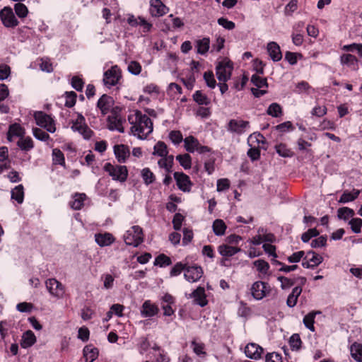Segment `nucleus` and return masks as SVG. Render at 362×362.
Returning <instances> with one entry per match:
<instances>
[{
    "label": "nucleus",
    "instance_id": "56",
    "mask_svg": "<svg viewBox=\"0 0 362 362\" xmlns=\"http://www.w3.org/2000/svg\"><path fill=\"white\" fill-rule=\"evenodd\" d=\"M217 23L219 25L228 30H233L235 27V23L223 17L219 18L217 21Z\"/></svg>",
    "mask_w": 362,
    "mask_h": 362
},
{
    "label": "nucleus",
    "instance_id": "2",
    "mask_svg": "<svg viewBox=\"0 0 362 362\" xmlns=\"http://www.w3.org/2000/svg\"><path fill=\"white\" fill-rule=\"evenodd\" d=\"M103 169L113 180L124 182L127 179L128 170L125 165H112L110 163H106Z\"/></svg>",
    "mask_w": 362,
    "mask_h": 362
},
{
    "label": "nucleus",
    "instance_id": "51",
    "mask_svg": "<svg viewBox=\"0 0 362 362\" xmlns=\"http://www.w3.org/2000/svg\"><path fill=\"white\" fill-rule=\"evenodd\" d=\"M352 231L355 233H359L362 227V219L360 218H354L349 222Z\"/></svg>",
    "mask_w": 362,
    "mask_h": 362
},
{
    "label": "nucleus",
    "instance_id": "45",
    "mask_svg": "<svg viewBox=\"0 0 362 362\" xmlns=\"http://www.w3.org/2000/svg\"><path fill=\"white\" fill-rule=\"evenodd\" d=\"M354 211L349 207H341L337 211V216L339 219L346 220L348 217H352Z\"/></svg>",
    "mask_w": 362,
    "mask_h": 362
},
{
    "label": "nucleus",
    "instance_id": "41",
    "mask_svg": "<svg viewBox=\"0 0 362 362\" xmlns=\"http://www.w3.org/2000/svg\"><path fill=\"white\" fill-rule=\"evenodd\" d=\"M176 160L185 170L189 169L192 166V158L188 153L177 155Z\"/></svg>",
    "mask_w": 362,
    "mask_h": 362
},
{
    "label": "nucleus",
    "instance_id": "8",
    "mask_svg": "<svg viewBox=\"0 0 362 362\" xmlns=\"http://www.w3.org/2000/svg\"><path fill=\"white\" fill-rule=\"evenodd\" d=\"M122 77V73L117 66H113L103 75L104 84L107 87L115 86Z\"/></svg>",
    "mask_w": 362,
    "mask_h": 362
},
{
    "label": "nucleus",
    "instance_id": "35",
    "mask_svg": "<svg viewBox=\"0 0 362 362\" xmlns=\"http://www.w3.org/2000/svg\"><path fill=\"white\" fill-rule=\"evenodd\" d=\"M153 155H157L162 158L168 156V148L166 144L163 141H158L153 148Z\"/></svg>",
    "mask_w": 362,
    "mask_h": 362
},
{
    "label": "nucleus",
    "instance_id": "14",
    "mask_svg": "<svg viewBox=\"0 0 362 362\" xmlns=\"http://www.w3.org/2000/svg\"><path fill=\"white\" fill-rule=\"evenodd\" d=\"M174 178L176 181L177 187L184 192H189L191 190L192 182H191L189 177L181 172L174 173Z\"/></svg>",
    "mask_w": 362,
    "mask_h": 362
},
{
    "label": "nucleus",
    "instance_id": "46",
    "mask_svg": "<svg viewBox=\"0 0 362 362\" xmlns=\"http://www.w3.org/2000/svg\"><path fill=\"white\" fill-rule=\"evenodd\" d=\"M267 112L269 115L274 117H278L281 115L282 109L278 103H274L269 106Z\"/></svg>",
    "mask_w": 362,
    "mask_h": 362
},
{
    "label": "nucleus",
    "instance_id": "11",
    "mask_svg": "<svg viewBox=\"0 0 362 362\" xmlns=\"http://www.w3.org/2000/svg\"><path fill=\"white\" fill-rule=\"evenodd\" d=\"M0 18L6 28H14L19 23L11 7L6 6L0 11Z\"/></svg>",
    "mask_w": 362,
    "mask_h": 362
},
{
    "label": "nucleus",
    "instance_id": "50",
    "mask_svg": "<svg viewBox=\"0 0 362 362\" xmlns=\"http://www.w3.org/2000/svg\"><path fill=\"white\" fill-rule=\"evenodd\" d=\"M289 344L292 350H298L301 346V339L298 334H293L289 339Z\"/></svg>",
    "mask_w": 362,
    "mask_h": 362
},
{
    "label": "nucleus",
    "instance_id": "32",
    "mask_svg": "<svg viewBox=\"0 0 362 362\" xmlns=\"http://www.w3.org/2000/svg\"><path fill=\"white\" fill-rule=\"evenodd\" d=\"M173 162L174 157L170 155L165 158H160L158 162V165L160 168L165 169L166 172L170 173L172 172Z\"/></svg>",
    "mask_w": 362,
    "mask_h": 362
},
{
    "label": "nucleus",
    "instance_id": "10",
    "mask_svg": "<svg viewBox=\"0 0 362 362\" xmlns=\"http://www.w3.org/2000/svg\"><path fill=\"white\" fill-rule=\"evenodd\" d=\"M250 291L254 298L262 300L270 293L271 287L267 283L258 281L252 285Z\"/></svg>",
    "mask_w": 362,
    "mask_h": 362
},
{
    "label": "nucleus",
    "instance_id": "6",
    "mask_svg": "<svg viewBox=\"0 0 362 362\" xmlns=\"http://www.w3.org/2000/svg\"><path fill=\"white\" fill-rule=\"evenodd\" d=\"M250 127V122L248 121L240 119H232L228 122L226 129L230 133L241 135L245 133Z\"/></svg>",
    "mask_w": 362,
    "mask_h": 362
},
{
    "label": "nucleus",
    "instance_id": "36",
    "mask_svg": "<svg viewBox=\"0 0 362 362\" xmlns=\"http://www.w3.org/2000/svg\"><path fill=\"white\" fill-rule=\"evenodd\" d=\"M210 40L209 37H204L197 41V52L200 54H205L209 49Z\"/></svg>",
    "mask_w": 362,
    "mask_h": 362
},
{
    "label": "nucleus",
    "instance_id": "22",
    "mask_svg": "<svg viewBox=\"0 0 362 362\" xmlns=\"http://www.w3.org/2000/svg\"><path fill=\"white\" fill-rule=\"evenodd\" d=\"M190 297L194 298L195 303L201 307L205 306L208 303L205 294V290L201 286H199L196 290H194L190 294Z\"/></svg>",
    "mask_w": 362,
    "mask_h": 362
},
{
    "label": "nucleus",
    "instance_id": "25",
    "mask_svg": "<svg viewBox=\"0 0 362 362\" xmlns=\"http://www.w3.org/2000/svg\"><path fill=\"white\" fill-rule=\"evenodd\" d=\"M24 134V129L19 124L15 123L9 126L7 139L8 141H11L13 136L21 138L23 136Z\"/></svg>",
    "mask_w": 362,
    "mask_h": 362
},
{
    "label": "nucleus",
    "instance_id": "7",
    "mask_svg": "<svg viewBox=\"0 0 362 362\" xmlns=\"http://www.w3.org/2000/svg\"><path fill=\"white\" fill-rule=\"evenodd\" d=\"M233 66L229 61L219 62L216 66V74L219 81L226 82L230 79Z\"/></svg>",
    "mask_w": 362,
    "mask_h": 362
},
{
    "label": "nucleus",
    "instance_id": "39",
    "mask_svg": "<svg viewBox=\"0 0 362 362\" xmlns=\"http://www.w3.org/2000/svg\"><path fill=\"white\" fill-rule=\"evenodd\" d=\"M193 99L197 103L202 105H208L211 103V100L201 90L195 91L193 94Z\"/></svg>",
    "mask_w": 362,
    "mask_h": 362
},
{
    "label": "nucleus",
    "instance_id": "52",
    "mask_svg": "<svg viewBox=\"0 0 362 362\" xmlns=\"http://www.w3.org/2000/svg\"><path fill=\"white\" fill-rule=\"evenodd\" d=\"M204 79L206 85L211 88H214L216 86V80L214 79V74L211 71H206L204 74Z\"/></svg>",
    "mask_w": 362,
    "mask_h": 362
},
{
    "label": "nucleus",
    "instance_id": "30",
    "mask_svg": "<svg viewBox=\"0 0 362 362\" xmlns=\"http://www.w3.org/2000/svg\"><path fill=\"white\" fill-rule=\"evenodd\" d=\"M341 63L347 65L352 69L355 70L358 66V60L355 56L350 54H345L341 56Z\"/></svg>",
    "mask_w": 362,
    "mask_h": 362
},
{
    "label": "nucleus",
    "instance_id": "55",
    "mask_svg": "<svg viewBox=\"0 0 362 362\" xmlns=\"http://www.w3.org/2000/svg\"><path fill=\"white\" fill-rule=\"evenodd\" d=\"M319 232L315 228H310L302 234L301 240L304 243H308L312 238L317 237Z\"/></svg>",
    "mask_w": 362,
    "mask_h": 362
},
{
    "label": "nucleus",
    "instance_id": "16",
    "mask_svg": "<svg viewBox=\"0 0 362 362\" xmlns=\"http://www.w3.org/2000/svg\"><path fill=\"white\" fill-rule=\"evenodd\" d=\"M264 349L255 343H249L245 348V354L247 358L258 360L261 358Z\"/></svg>",
    "mask_w": 362,
    "mask_h": 362
},
{
    "label": "nucleus",
    "instance_id": "31",
    "mask_svg": "<svg viewBox=\"0 0 362 362\" xmlns=\"http://www.w3.org/2000/svg\"><path fill=\"white\" fill-rule=\"evenodd\" d=\"M183 141L186 151L189 153L194 152L197 150L199 143V141L193 136H189L186 137Z\"/></svg>",
    "mask_w": 362,
    "mask_h": 362
},
{
    "label": "nucleus",
    "instance_id": "13",
    "mask_svg": "<svg viewBox=\"0 0 362 362\" xmlns=\"http://www.w3.org/2000/svg\"><path fill=\"white\" fill-rule=\"evenodd\" d=\"M323 261V257L315 252L308 251L303 259L302 266L306 269H314Z\"/></svg>",
    "mask_w": 362,
    "mask_h": 362
},
{
    "label": "nucleus",
    "instance_id": "57",
    "mask_svg": "<svg viewBox=\"0 0 362 362\" xmlns=\"http://www.w3.org/2000/svg\"><path fill=\"white\" fill-rule=\"evenodd\" d=\"M254 265L257 267V270L259 272H262L263 274H266L269 269V264L262 259H257L254 262Z\"/></svg>",
    "mask_w": 362,
    "mask_h": 362
},
{
    "label": "nucleus",
    "instance_id": "27",
    "mask_svg": "<svg viewBox=\"0 0 362 362\" xmlns=\"http://www.w3.org/2000/svg\"><path fill=\"white\" fill-rule=\"evenodd\" d=\"M301 292L302 287L300 286H296L293 288L292 292L288 295L286 300V305L289 308H293L296 305L298 298L300 295Z\"/></svg>",
    "mask_w": 362,
    "mask_h": 362
},
{
    "label": "nucleus",
    "instance_id": "29",
    "mask_svg": "<svg viewBox=\"0 0 362 362\" xmlns=\"http://www.w3.org/2000/svg\"><path fill=\"white\" fill-rule=\"evenodd\" d=\"M218 251L223 257H231L240 251V249L223 244L218 246Z\"/></svg>",
    "mask_w": 362,
    "mask_h": 362
},
{
    "label": "nucleus",
    "instance_id": "47",
    "mask_svg": "<svg viewBox=\"0 0 362 362\" xmlns=\"http://www.w3.org/2000/svg\"><path fill=\"white\" fill-rule=\"evenodd\" d=\"M315 315V313H310L303 318V323L305 326L312 332L315 331L314 322Z\"/></svg>",
    "mask_w": 362,
    "mask_h": 362
},
{
    "label": "nucleus",
    "instance_id": "12",
    "mask_svg": "<svg viewBox=\"0 0 362 362\" xmlns=\"http://www.w3.org/2000/svg\"><path fill=\"white\" fill-rule=\"evenodd\" d=\"M45 286L49 293L57 298H62L65 293L64 286L56 279H49L45 281Z\"/></svg>",
    "mask_w": 362,
    "mask_h": 362
},
{
    "label": "nucleus",
    "instance_id": "48",
    "mask_svg": "<svg viewBox=\"0 0 362 362\" xmlns=\"http://www.w3.org/2000/svg\"><path fill=\"white\" fill-rule=\"evenodd\" d=\"M14 10L16 15L19 18H25L28 13V9L27 6L22 3H17L14 5Z\"/></svg>",
    "mask_w": 362,
    "mask_h": 362
},
{
    "label": "nucleus",
    "instance_id": "40",
    "mask_svg": "<svg viewBox=\"0 0 362 362\" xmlns=\"http://www.w3.org/2000/svg\"><path fill=\"white\" fill-rule=\"evenodd\" d=\"M141 175L146 185L152 184L156 180L154 174L148 168H144L141 172Z\"/></svg>",
    "mask_w": 362,
    "mask_h": 362
},
{
    "label": "nucleus",
    "instance_id": "59",
    "mask_svg": "<svg viewBox=\"0 0 362 362\" xmlns=\"http://www.w3.org/2000/svg\"><path fill=\"white\" fill-rule=\"evenodd\" d=\"M342 49L348 52L356 51L360 56H362V44L346 45L342 47Z\"/></svg>",
    "mask_w": 362,
    "mask_h": 362
},
{
    "label": "nucleus",
    "instance_id": "53",
    "mask_svg": "<svg viewBox=\"0 0 362 362\" xmlns=\"http://www.w3.org/2000/svg\"><path fill=\"white\" fill-rule=\"evenodd\" d=\"M278 281L281 282V287L282 289H286L292 286H293L296 284V281L293 279H289L285 276H279Z\"/></svg>",
    "mask_w": 362,
    "mask_h": 362
},
{
    "label": "nucleus",
    "instance_id": "4",
    "mask_svg": "<svg viewBox=\"0 0 362 362\" xmlns=\"http://www.w3.org/2000/svg\"><path fill=\"white\" fill-rule=\"evenodd\" d=\"M71 129L80 133L85 139H89L93 135V132L86 124L85 117L78 114L76 120L72 121Z\"/></svg>",
    "mask_w": 362,
    "mask_h": 362
},
{
    "label": "nucleus",
    "instance_id": "44",
    "mask_svg": "<svg viewBox=\"0 0 362 362\" xmlns=\"http://www.w3.org/2000/svg\"><path fill=\"white\" fill-rule=\"evenodd\" d=\"M172 264L170 258L164 254L159 255L155 259L154 265H158L160 267L169 266Z\"/></svg>",
    "mask_w": 362,
    "mask_h": 362
},
{
    "label": "nucleus",
    "instance_id": "60",
    "mask_svg": "<svg viewBox=\"0 0 362 362\" xmlns=\"http://www.w3.org/2000/svg\"><path fill=\"white\" fill-rule=\"evenodd\" d=\"M34 136L40 141H47L49 139V135L39 128L33 129Z\"/></svg>",
    "mask_w": 362,
    "mask_h": 362
},
{
    "label": "nucleus",
    "instance_id": "18",
    "mask_svg": "<svg viewBox=\"0 0 362 362\" xmlns=\"http://www.w3.org/2000/svg\"><path fill=\"white\" fill-rule=\"evenodd\" d=\"M150 6L151 14L155 17L163 16L168 11V8L160 0H151Z\"/></svg>",
    "mask_w": 362,
    "mask_h": 362
},
{
    "label": "nucleus",
    "instance_id": "49",
    "mask_svg": "<svg viewBox=\"0 0 362 362\" xmlns=\"http://www.w3.org/2000/svg\"><path fill=\"white\" fill-rule=\"evenodd\" d=\"M251 82L258 88L267 87L268 83L266 78H262L257 74H254L251 77Z\"/></svg>",
    "mask_w": 362,
    "mask_h": 362
},
{
    "label": "nucleus",
    "instance_id": "26",
    "mask_svg": "<svg viewBox=\"0 0 362 362\" xmlns=\"http://www.w3.org/2000/svg\"><path fill=\"white\" fill-rule=\"evenodd\" d=\"M36 342V337L31 330L26 331L22 337L21 345L23 348H28Z\"/></svg>",
    "mask_w": 362,
    "mask_h": 362
},
{
    "label": "nucleus",
    "instance_id": "61",
    "mask_svg": "<svg viewBox=\"0 0 362 362\" xmlns=\"http://www.w3.org/2000/svg\"><path fill=\"white\" fill-rule=\"evenodd\" d=\"M128 71L134 75H138L141 71V66L139 62L132 61L128 65Z\"/></svg>",
    "mask_w": 362,
    "mask_h": 362
},
{
    "label": "nucleus",
    "instance_id": "33",
    "mask_svg": "<svg viewBox=\"0 0 362 362\" xmlns=\"http://www.w3.org/2000/svg\"><path fill=\"white\" fill-rule=\"evenodd\" d=\"M11 199L16 200L18 204H21L24 199V188L22 185L15 187L11 190Z\"/></svg>",
    "mask_w": 362,
    "mask_h": 362
},
{
    "label": "nucleus",
    "instance_id": "3",
    "mask_svg": "<svg viewBox=\"0 0 362 362\" xmlns=\"http://www.w3.org/2000/svg\"><path fill=\"white\" fill-rule=\"evenodd\" d=\"M124 240L128 245L139 246L143 242V232L141 227L134 226L124 235Z\"/></svg>",
    "mask_w": 362,
    "mask_h": 362
},
{
    "label": "nucleus",
    "instance_id": "64",
    "mask_svg": "<svg viewBox=\"0 0 362 362\" xmlns=\"http://www.w3.org/2000/svg\"><path fill=\"white\" fill-rule=\"evenodd\" d=\"M297 145L299 151L309 152V148L311 146V144L308 141L300 137L297 141Z\"/></svg>",
    "mask_w": 362,
    "mask_h": 362
},
{
    "label": "nucleus",
    "instance_id": "24",
    "mask_svg": "<svg viewBox=\"0 0 362 362\" xmlns=\"http://www.w3.org/2000/svg\"><path fill=\"white\" fill-rule=\"evenodd\" d=\"M95 240L100 247L109 246L115 242V238L109 233L95 234Z\"/></svg>",
    "mask_w": 362,
    "mask_h": 362
},
{
    "label": "nucleus",
    "instance_id": "19",
    "mask_svg": "<svg viewBox=\"0 0 362 362\" xmlns=\"http://www.w3.org/2000/svg\"><path fill=\"white\" fill-rule=\"evenodd\" d=\"M158 312V308L149 300L144 301L141 308V315L144 317H150L156 315Z\"/></svg>",
    "mask_w": 362,
    "mask_h": 362
},
{
    "label": "nucleus",
    "instance_id": "28",
    "mask_svg": "<svg viewBox=\"0 0 362 362\" xmlns=\"http://www.w3.org/2000/svg\"><path fill=\"white\" fill-rule=\"evenodd\" d=\"M359 189H354L351 192L344 191L339 200V203H347L355 200L360 194Z\"/></svg>",
    "mask_w": 362,
    "mask_h": 362
},
{
    "label": "nucleus",
    "instance_id": "42",
    "mask_svg": "<svg viewBox=\"0 0 362 362\" xmlns=\"http://www.w3.org/2000/svg\"><path fill=\"white\" fill-rule=\"evenodd\" d=\"M276 153L281 157L291 158L293 156V152L287 148L284 144H280L275 146Z\"/></svg>",
    "mask_w": 362,
    "mask_h": 362
},
{
    "label": "nucleus",
    "instance_id": "20",
    "mask_svg": "<svg viewBox=\"0 0 362 362\" xmlns=\"http://www.w3.org/2000/svg\"><path fill=\"white\" fill-rule=\"evenodd\" d=\"M114 153L119 163H124L130 155L129 147L124 144L115 145Z\"/></svg>",
    "mask_w": 362,
    "mask_h": 362
},
{
    "label": "nucleus",
    "instance_id": "34",
    "mask_svg": "<svg viewBox=\"0 0 362 362\" xmlns=\"http://www.w3.org/2000/svg\"><path fill=\"white\" fill-rule=\"evenodd\" d=\"M74 200L70 202V206L74 210H79L83 205V202L86 198V195L83 193H76L74 196Z\"/></svg>",
    "mask_w": 362,
    "mask_h": 362
},
{
    "label": "nucleus",
    "instance_id": "54",
    "mask_svg": "<svg viewBox=\"0 0 362 362\" xmlns=\"http://www.w3.org/2000/svg\"><path fill=\"white\" fill-rule=\"evenodd\" d=\"M76 93L74 91L66 93L65 106L72 107L76 102Z\"/></svg>",
    "mask_w": 362,
    "mask_h": 362
},
{
    "label": "nucleus",
    "instance_id": "37",
    "mask_svg": "<svg viewBox=\"0 0 362 362\" xmlns=\"http://www.w3.org/2000/svg\"><path fill=\"white\" fill-rule=\"evenodd\" d=\"M351 355L357 361L362 362V344L354 343L351 346Z\"/></svg>",
    "mask_w": 362,
    "mask_h": 362
},
{
    "label": "nucleus",
    "instance_id": "1",
    "mask_svg": "<svg viewBox=\"0 0 362 362\" xmlns=\"http://www.w3.org/2000/svg\"><path fill=\"white\" fill-rule=\"evenodd\" d=\"M128 119L132 124V133L140 139H146L153 132L151 119L139 110H136L134 115H129Z\"/></svg>",
    "mask_w": 362,
    "mask_h": 362
},
{
    "label": "nucleus",
    "instance_id": "17",
    "mask_svg": "<svg viewBox=\"0 0 362 362\" xmlns=\"http://www.w3.org/2000/svg\"><path fill=\"white\" fill-rule=\"evenodd\" d=\"M113 105V98L106 94H103L97 103V107L99 108L103 115L107 114Z\"/></svg>",
    "mask_w": 362,
    "mask_h": 362
},
{
    "label": "nucleus",
    "instance_id": "38",
    "mask_svg": "<svg viewBox=\"0 0 362 362\" xmlns=\"http://www.w3.org/2000/svg\"><path fill=\"white\" fill-rule=\"evenodd\" d=\"M214 233L218 235H223L226 230V225L221 219H216L213 223Z\"/></svg>",
    "mask_w": 362,
    "mask_h": 362
},
{
    "label": "nucleus",
    "instance_id": "15",
    "mask_svg": "<svg viewBox=\"0 0 362 362\" xmlns=\"http://www.w3.org/2000/svg\"><path fill=\"white\" fill-rule=\"evenodd\" d=\"M203 271L201 267L192 266L186 267L185 272V278L189 282H196L202 276Z\"/></svg>",
    "mask_w": 362,
    "mask_h": 362
},
{
    "label": "nucleus",
    "instance_id": "23",
    "mask_svg": "<svg viewBox=\"0 0 362 362\" xmlns=\"http://www.w3.org/2000/svg\"><path fill=\"white\" fill-rule=\"evenodd\" d=\"M267 52L274 62H279L282 58L280 47L275 42H270L267 44Z\"/></svg>",
    "mask_w": 362,
    "mask_h": 362
},
{
    "label": "nucleus",
    "instance_id": "21",
    "mask_svg": "<svg viewBox=\"0 0 362 362\" xmlns=\"http://www.w3.org/2000/svg\"><path fill=\"white\" fill-rule=\"evenodd\" d=\"M99 355V350L93 344H88L83 349V356L86 362H93Z\"/></svg>",
    "mask_w": 362,
    "mask_h": 362
},
{
    "label": "nucleus",
    "instance_id": "63",
    "mask_svg": "<svg viewBox=\"0 0 362 362\" xmlns=\"http://www.w3.org/2000/svg\"><path fill=\"white\" fill-rule=\"evenodd\" d=\"M183 220H184V216L181 214L177 213L175 214L173 219V228L175 230H180Z\"/></svg>",
    "mask_w": 362,
    "mask_h": 362
},
{
    "label": "nucleus",
    "instance_id": "62",
    "mask_svg": "<svg viewBox=\"0 0 362 362\" xmlns=\"http://www.w3.org/2000/svg\"><path fill=\"white\" fill-rule=\"evenodd\" d=\"M169 138L175 144H179L183 140L182 135L180 131H171L169 134Z\"/></svg>",
    "mask_w": 362,
    "mask_h": 362
},
{
    "label": "nucleus",
    "instance_id": "5",
    "mask_svg": "<svg viewBox=\"0 0 362 362\" xmlns=\"http://www.w3.org/2000/svg\"><path fill=\"white\" fill-rule=\"evenodd\" d=\"M34 118L36 124L47 132L54 133L56 131L54 121L49 115L42 111H37L34 113Z\"/></svg>",
    "mask_w": 362,
    "mask_h": 362
},
{
    "label": "nucleus",
    "instance_id": "58",
    "mask_svg": "<svg viewBox=\"0 0 362 362\" xmlns=\"http://www.w3.org/2000/svg\"><path fill=\"white\" fill-rule=\"evenodd\" d=\"M186 269V264H182V262L176 263L174 267L171 269L170 275V276H178L181 274V272Z\"/></svg>",
    "mask_w": 362,
    "mask_h": 362
},
{
    "label": "nucleus",
    "instance_id": "9",
    "mask_svg": "<svg viewBox=\"0 0 362 362\" xmlns=\"http://www.w3.org/2000/svg\"><path fill=\"white\" fill-rule=\"evenodd\" d=\"M107 128L110 130H117L121 133H123L124 132L123 123L125 122V119H123L115 110H112L111 115L107 117Z\"/></svg>",
    "mask_w": 362,
    "mask_h": 362
},
{
    "label": "nucleus",
    "instance_id": "43",
    "mask_svg": "<svg viewBox=\"0 0 362 362\" xmlns=\"http://www.w3.org/2000/svg\"><path fill=\"white\" fill-rule=\"evenodd\" d=\"M17 144L21 149L23 151H29L33 148V141L30 137H21Z\"/></svg>",
    "mask_w": 362,
    "mask_h": 362
}]
</instances>
